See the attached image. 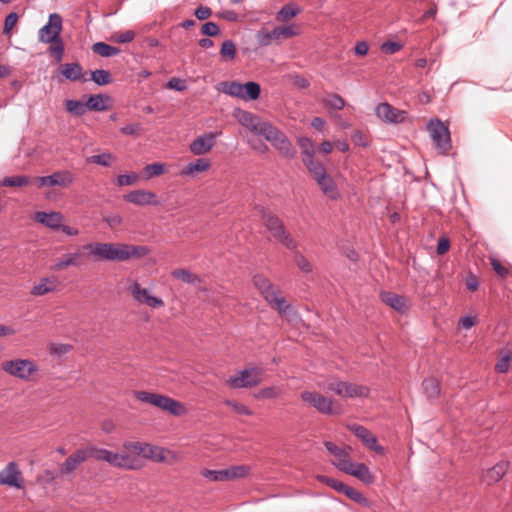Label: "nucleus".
Masks as SVG:
<instances>
[{
    "mask_svg": "<svg viewBox=\"0 0 512 512\" xmlns=\"http://www.w3.org/2000/svg\"><path fill=\"white\" fill-rule=\"evenodd\" d=\"M324 446L327 452L333 456L332 464L341 472L356 477L358 480H365L369 468L363 463L352 461L349 453L336 445L334 442L325 441Z\"/></svg>",
    "mask_w": 512,
    "mask_h": 512,
    "instance_id": "1",
    "label": "nucleus"
},
{
    "mask_svg": "<svg viewBox=\"0 0 512 512\" xmlns=\"http://www.w3.org/2000/svg\"><path fill=\"white\" fill-rule=\"evenodd\" d=\"M253 284L263 296L265 301L281 315L285 306L289 303L284 297H279V289L263 274H256L253 276Z\"/></svg>",
    "mask_w": 512,
    "mask_h": 512,
    "instance_id": "2",
    "label": "nucleus"
},
{
    "mask_svg": "<svg viewBox=\"0 0 512 512\" xmlns=\"http://www.w3.org/2000/svg\"><path fill=\"white\" fill-rule=\"evenodd\" d=\"M261 217L265 227L276 241L280 242L289 250H295L297 248V242L286 230L282 220L278 216L269 211L262 210Z\"/></svg>",
    "mask_w": 512,
    "mask_h": 512,
    "instance_id": "3",
    "label": "nucleus"
},
{
    "mask_svg": "<svg viewBox=\"0 0 512 512\" xmlns=\"http://www.w3.org/2000/svg\"><path fill=\"white\" fill-rule=\"evenodd\" d=\"M220 91L244 101H254L260 97L261 87L255 81H248L246 83L224 81L220 83Z\"/></svg>",
    "mask_w": 512,
    "mask_h": 512,
    "instance_id": "4",
    "label": "nucleus"
},
{
    "mask_svg": "<svg viewBox=\"0 0 512 512\" xmlns=\"http://www.w3.org/2000/svg\"><path fill=\"white\" fill-rule=\"evenodd\" d=\"M262 137H264L266 141L270 142L283 157L290 160L296 156L297 150L293 146L292 142L283 131L273 124L270 123L269 126L262 129Z\"/></svg>",
    "mask_w": 512,
    "mask_h": 512,
    "instance_id": "5",
    "label": "nucleus"
},
{
    "mask_svg": "<svg viewBox=\"0 0 512 512\" xmlns=\"http://www.w3.org/2000/svg\"><path fill=\"white\" fill-rule=\"evenodd\" d=\"M134 395L137 400L144 403H149L152 406L167 411L175 416H180L185 410L179 401L159 393L135 391Z\"/></svg>",
    "mask_w": 512,
    "mask_h": 512,
    "instance_id": "6",
    "label": "nucleus"
},
{
    "mask_svg": "<svg viewBox=\"0 0 512 512\" xmlns=\"http://www.w3.org/2000/svg\"><path fill=\"white\" fill-rule=\"evenodd\" d=\"M261 370L256 367L245 368L231 375L226 384L232 389L253 388L261 383Z\"/></svg>",
    "mask_w": 512,
    "mask_h": 512,
    "instance_id": "7",
    "label": "nucleus"
},
{
    "mask_svg": "<svg viewBox=\"0 0 512 512\" xmlns=\"http://www.w3.org/2000/svg\"><path fill=\"white\" fill-rule=\"evenodd\" d=\"M427 129L436 146L443 154L451 149V137L448 127L439 119H431Z\"/></svg>",
    "mask_w": 512,
    "mask_h": 512,
    "instance_id": "8",
    "label": "nucleus"
},
{
    "mask_svg": "<svg viewBox=\"0 0 512 512\" xmlns=\"http://www.w3.org/2000/svg\"><path fill=\"white\" fill-rule=\"evenodd\" d=\"M2 369L7 374L22 380H29L32 374L38 370L36 364L29 359L6 361L2 365Z\"/></svg>",
    "mask_w": 512,
    "mask_h": 512,
    "instance_id": "9",
    "label": "nucleus"
},
{
    "mask_svg": "<svg viewBox=\"0 0 512 512\" xmlns=\"http://www.w3.org/2000/svg\"><path fill=\"white\" fill-rule=\"evenodd\" d=\"M63 29V19L58 13H51L47 23L38 31V40L41 43L48 44L61 37Z\"/></svg>",
    "mask_w": 512,
    "mask_h": 512,
    "instance_id": "10",
    "label": "nucleus"
},
{
    "mask_svg": "<svg viewBox=\"0 0 512 512\" xmlns=\"http://www.w3.org/2000/svg\"><path fill=\"white\" fill-rule=\"evenodd\" d=\"M300 398L303 402L315 408L321 414H335L332 408V400L318 392L305 390L300 394Z\"/></svg>",
    "mask_w": 512,
    "mask_h": 512,
    "instance_id": "11",
    "label": "nucleus"
},
{
    "mask_svg": "<svg viewBox=\"0 0 512 512\" xmlns=\"http://www.w3.org/2000/svg\"><path fill=\"white\" fill-rule=\"evenodd\" d=\"M375 113L379 119L390 124H400L408 118L407 111L397 109L388 102L378 104Z\"/></svg>",
    "mask_w": 512,
    "mask_h": 512,
    "instance_id": "12",
    "label": "nucleus"
},
{
    "mask_svg": "<svg viewBox=\"0 0 512 512\" xmlns=\"http://www.w3.org/2000/svg\"><path fill=\"white\" fill-rule=\"evenodd\" d=\"M33 181L39 188L46 186L68 187L74 181L73 174L68 170L56 171L51 175L35 177Z\"/></svg>",
    "mask_w": 512,
    "mask_h": 512,
    "instance_id": "13",
    "label": "nucleus"
},
{
    "mask_svg": "<svg viewBox=\"0 0 512 512\" xmlns=\"http://www.w3.org/2000/svg\"><path fill=\"white\" fill-rule=\"evenodd\" d=\"M349 430L371 451L378 455L384 454V447L378 443L376 436H374L366 427L355 423L349 426Z\"/></svg>",
    "mask_w": 512,
    "mask_h": 512,
    "instance_id": "14",
    "label": "nucleus"
},
{
    "mask_svg": "<svg viewBox=\"0 0 512 512\" xmlns=\"http://www.w3.org/2000/svg\"><path fill=\"white\" fill-rule=\"evenodd\" d=\"M217 136L218 133L215 132H209L198 136L191 142L189 146L190 152L197 156L208 153L215 145Z\"/></svg>",
    "mask_w": 512,
    "mask_h": 512,
    "instance_id": "15",
    "label": "nucleus"
},
{
    "mask_svg": "<svg viewBox=\"0 0 512 512\" xmlns=\"http://www.w3.org/2000/svg\"><path fill=\"white\" fill-rule=\"evenodd\" d=\"M238 120L242 126L260 136H262V129L270 124V122L262 121L259 116L248 111H241Z\"/></svg>",
    "mask_w": 512,
    "mask_h": 512,
    "instance_id": "16",
    "label": "nucleus"
},
{
    "mask_svg": "<svg viewBox=\"0 0 512 512\" xmlns=\"http://www.w3.org/2000/svg\"><path fill=\"white\" fill-rule=\"evenodd\" d=\"M124 200L138 206H157L159 204L157 196L154 192L140 189L130 191L129 193L124 195Z\"/></svg>",
    "mask_w": 512,
    "mask_h": 512,
    "instance_id": "17",
    "label": "nucleus"
},
{
    "mask_svg": "<svg viewBox=\"0 0 512 512\" xmlns=\"http://www.w3.org/2000/svg\"><path fill=\"white\" fill-rule=\"evenodd\" d=\"M88 460L85 448L77 449L59 466V471L63 475H71L77 470L80 464Z\"/></svg>",
    "mask_w": 512,
    "mask_h": 512,
    "instance_id": "18",
    "label": "nucleus"
},
{
    "mask_svg": "<svg viewBox=\"0 0 512 512\" xmlns=\"http://www.w3.org/2000/svg\"><path fill=\"white\" fill-rule=\"evenodd\" d=\"M138 454L145 458L152 459L157 462H161L165 459V450L147 443L136 442L132 445Z\"/></svg>",
    "mask_w": 512,
    "mask_h": 512,
    "instance_id": "19",
    "label": "nucleus"
},
{
    "mask_svg": "<svg viewBox=\"0 0 512 512\" xmlns=\"http://www.w3.org/2000/svg\"><path fill=\"white\" fill-rule=\"evenodd\" d=\"M336 490L337 492L343 493L347 498L358 504H367L366 498L357 489L351 487L347 482H326Z\"/></svg>",
    "mask_w": 512,
    "mask_h": 512,
    "instance_id": "20",
    "label": "nucleus"
},
{
    "mask_svg": "<svg viewBox=\"0 0 512 512\" xmlns=\"http://www.w3.org/2000/svg\"><path fill=\"white\" fill-rule=\"evenodd\" d=\"M114 243H88L83 246V249L88 251L90 255L97 257L100 260L111 261L112 249Z\"/></svg>",
    "mask_w": 512,
    "mask_h": 512,
    "instance_id": "21",
    "label": "nucleus"
},
{
    "mask_svg": "<svg viewBox=\"0 0 512 512\" xmlns=\"http://www.w3.org/2000/svg\"><path fill=\"white\" fill-rule=\"evenodd\" d=\"M85 107L87 111L102 112L107 109L105 101H109L110 97L106 94H90L85 95Z\"/></svg>",
    "mask_w": 512,
    "mask_h": 512,
    "instance_id": "22",
    "label": "nucleus"
},
{
    "mask_svg": "<svg viewBox=\"0 0 512 512\" xmlns=\"http://www.w3.org/2000/svg\"><path fill=\"white\" fill-rule=\"evenodd\" d=\"M322 192L330 199L335 200L339 197V192L333 178L327 173L315 179Z\"/></svg>",
    "mask_w": 512,
    "mask_h": 512,
    "instance_id": "23",
    "label": "nucleus"
},
{
    "mask_svg": "<svg viewBox=\"0 0 512 512\" xmlns=\"http://www.w3.org/2000/svg\"><path fill=\"white\" fill-rule=\"evenodd\" d=\"M107 463L112 466L125 468V469H134L136 468L135 462L136 460L124 453H114L110 451V456L107 458Z\"/></svg>",
    "mask_w": 512,
    "mask_h": 512,
    "instance_id": "24",
    "label": "nucleus"
},
{
    "mask_svg": "<svg viewBox=\"0 0 512 512\" xmlns=\"http://www.w3.org/2000/svg\"><path fill=\"white\" fill-rule=\"evenodd\" d=\"M36 220L49 228L59 229L62 222V215L55 211H39L36 213Z\"/></svg>",
    "mask_w": 512,
    "mask_h": 512,
    "instance_id": "25",
    "label": "nucleus"
},
{
    "mask_svg": "<svg viewBox=\"0 0 512 512\" xmlns=\"http://www.w3.org/2000/svg\"><path fill=\"white\" fill-rule=\"evenodd\" d=\"M381 300L386 305L390 306L398 312H404L406 310V299L405 297L396 294L394 292H382Z\"/></svg>",
    "mask_w": 512,
    "mask_h": 512,
    "instance_id": "26",
    "label": "nucleus"
},
{
    "mask_svg": "<svg viewBox=\"0 0 512 512\" xmlns=\"http://www.w3.org/2000/svg\"><path fill=\"white\" fill-rule=\"evenodd\" d=\"M61 68V74L67 80L78 81L83 77V68L78 62L63 64Z\"/></svg>",
    "mask_w": 512,
    "mask_h": 512,
    "instance_id": "27",
    "label": "nucleus"
},
{
    "mask_svg": "<svg viewBox=\"0 0 512 512\" xmlns=\"http://www.w3.org/2000/svg\"><path fill=\"white\" fill-rule=\"evenodd\" d=\"M343 396L347 398H366L369 396L370 390L364 385H358L350 382H345Z\"/></svg>",
    "mask_w": 512,
    "mask_h": 512,
    "instance_id": "28",
    "label": "nucleus"
},
{
    "mask_svg": "<svg viewBox=\"0 0 512 512\" xmlns=\"http://www.w3.org/2000/svg\"><path fill=\"white\" fill-rule=\"evenodd\" d=\"M210 167V162L203 158H198L194 162L188 163L182 170V176H192L194 173L203 172L208 170Z\"/></svg>",
    "mask_w": 512,
    "mask_h": 512,
    "instance_id": "29",
    "label": "nucleus"
},
{
    "mask_svg": "<svg viewBox=\"0 0 512 512\" xmlns=\"http://www.w3.org/2000/svg\"><path fill=\"white\" fill-rule=\"evenodd\" d=\"M303 164L305 165L306 169L309 171V173L312 175V177L315 179L321 177L322 175L327 174L326 168L324 165L320 162L314 159V156L307 159H302Z\"/></svg>",
    "mask_w": 512,
    "mask_h": 512,
    "instance_id": "30",
    "label": "nucleus"
},
{
    "mask_svg": "<svg viewBox=\"0 0 512 512\" xmlns=\"http://www.w3.org/2000/svg\"><path fill=\"white\" fill-rule=\"evenodd\" d=\"M250 467L247 465L231 466L222 469L224 480L244 478L249 475Z\"/></svg>",
    "mask_w": 512,
    "mask_h": 512,
    "instance_id": "31",
    "label": "nucleus"
},
{
    "mask_svg": "<svg viewBox=\"0 0 512 512\" xmlns=\"http://www.w3.org/2000/svg\"><path fill=\"white\" fill-rule=\"evenodd\" d=\"M92 50L94 53L100 55L101 57H112L118 55L120 53V49L118 47L107 44L106 42H96L92 45Z\"/></svg>",
    "mask_w": 512,
    "mask_h": 512,
    "instance_id": "32",
    "label": "nucleus"
},
{
    "mask_svg": "<svg viewBox=\"0 0 512 512\" xmlns=\"http://www.w3.org/2000/svg\"><path fill=\"white\" fill-rule=\"evenodd\" d=\"M31 183V177L27 175H14L4 177L0 181V186L3 187H22Z\"/></svg>",
    "mask_w": 512,
    "mask_h": 512,
    "instance_id": "33",
    "label": "nucleus"
},
{
    "mask_svg": "<svg viewBox=\"0 0 512 512\" xmlns=\"http://www.w3.org/2000/svg\"><path fill=\"white\" fill-rule=\"evenodd\" d=\"M422 387L425 395L429 399H435L440 394L439 382L433 377L425 378L422 382Z\"/></svg>",
    "mask_w": 512,
    "mask_h": 512,
    "instance_id": "34",
    "label": "nucleus"
},
{
    "mask_svg": "<svg viewBox=\"0 0 512 512\" xmlns=\"http://www.w3.org/2000/svg\"><path fill=\"white\" fill-rule=\"evenodd\" d=\"M512 359V350L503 348L500 351V358L495 365V370L498 373H507L510 369V361Z\"/></svg>",
    "mask_w": 512,
    "mask_h": 512,
    "instance_id": "35",
    "label": "nucleus"
},
{
    "mask_svg": "<svg viewBox=\"0 0 512 512\" xmlns=\"http://www.w3.org/2000/svg\"><path fill=\"white\" fill-rule=\"evenodd\" d=\"M300 13L299 7L294 3H289L281 7L276 14L277 21H288Z\"/></svg>",
    "mask_w": 512,
    "mask_h": 512,
    "instance_id": "36",
    "label": "nucleus"
},
{
    "mask_svg": "<svg viewBox=\"0 0 512 512\" xmlns=\"http://www.w3.org/2000/svg\"><path fill=\"white\" fill-rule=\"evenodd\" d=\"M22 473L15 462H9L4 469L0 471V480H22Z\"/></svg>",
    "mask_w": 512,
    "mask_h": 512,
    "instance_id": "37",
    "label": "nucleus"
},
{
    "mask_svg": "<svg viewBox=\"0 0 512 512\" xmlns=\"http://www.w3.org/2000/svg\"><path fill=\"white\" fill-rule=\"evenodd\" d=\"M65 107L69 113L78 117L83 116L87 112L85 101L82 100L67 99Z\"/></svg>",
    "mask_w": 512,
    "mask_h": 512,
    "instance_id": "38",
    "label": "nucleus"
},
{
    "mask_svg": "<svg viewBox=\"0 0 512 512\" xmlns=\"http://www.w3.org/2000/svg\"><path fill=\"white\" fill-rule=\"evenodd\" d=\"M508 467V462H499L487 471L486 478L488 480H502L507 473Z\"/></svg>",
    "mask_w": 512,
    "mask_h": 512,
    "instance_id": "39",
    "label": "nucleus"
},
{
    "mask_svg": "<svg viewBox=\"0 0 512 512\" xmlns=\"http://www.w3.org/2000/svg\"><path fill=\"white\" fill-rule=\"evenodd\" d=\"M172 276L184 283L192 285H197L201 281L199 276L191 273L186 269H176L172 272Z\"/></svg>",
    "mask_w": 512,
    "mask_h": 512,
    "instance_id": "40",
    "label": "nucleus"
},
{
    "mask_svg": "<svg viewBox=\"0 0 512 512\" xmlns=\"http://www.w3.org/2000/svg\"><path fill=\"white\" fill-rule=\"evenodd\" d=\"M125 250L128 254V260L131 258L141 259L147 256L150 252V249L144 245H129L125 244Z\"/></svg>",
    "mask_w": 512,
    "mask_h": 512,
    "instance_id": "41",
    "label": "nucleus"
},
{
    "mask_svg": "<svg viewBox=\"0 0 512 512\" xmlns=\"http://www.w3.org/2000/svg\"><path fill=\"white\" fill-rule=\"evenodd\" d=\"M87 458L95 459L99 461H107V458L110 456V450L104 448H98L96 446H89L85 448Z\"/></svg>",
    "mask_w": 512,
    "mask_h": 512,
    "instance_id": "42",
    "label": "nucleus"
},
{
    "mask_svg": "<svg viewBox=\"0 0 512 512\" xmlns=\"http://www.w3.org/2000/svg\"><path fill=\"white\" fill-rule=\"evenodd\" d=\"M297 142L301 149L303 159L311 158L314 156V154H315L314 144L310 138L299 137Z\"/></svg>",
    "mask_w": 512,
    "mask_h": 512,
    "instance_id": "43",
    "label": "nucleus"
},
{
    "mask_svg": "<svg viewBox=\"0 0 512 512\" xmlns=\"http://www.w3.org/2000/svg\"><path fill=\"white\" fill-rule=\"evenodd\" d=\"M91 80L98 86H105L111 82V75L107 70L96 69L91 71Z\"/></svg>",
    "mask_w": 512,
    "mask_h": 512,
    "instance_id": "44",
    "label": "nucleus"
},
{
    "mask_svg": "<svg viewBox=\"0 0 512 512\" xmlns=\"http://www.w3.org/2000/svg\"><path fill=\"white\" fill-rule=\"evenodd\" d=\"M79 257H80V253H78V252L66 254L54 264L53 268L55 270H63L64 268H66L68 266H76L77 265L76 260Z\"/></svg>",
    "mask_w": 512,
    "mask_h": 512,
    "instance_id": "45",
    "label": "nucleus"
},
{
    "mask_svg": "<svg viewBox=\"0 0 512 512\" xmlns=\"http://www.w3.org/2000/svg\"><path fill=\"white\" fill-rule=\"evenodd\" d=\"M49 53L55 59V61L60 62L64 55V43L61 37L55 39L54 41H50Z\"/></svg>",
    "mask_w": 512,
    "mask_h": 512,
    "instance_id": "46",
    "label": "nucleus"
},
{
    "mask_svg": "<svg viewBox=\"0 0 512 512\" xmlns=\"http://www.w3.org/2000/svg\"><path fill=\"white\" fill-rule=\"evenodd\" d=\"M236 44L228 39L223 41L220 49V55L224 60H233L236 56Z\"/></svg>",
    "mask_w": 512,
    "mask_h": 512,
    "instance_id": "47",
    "label": "nucleus"
},
{
    "mask_svg": "<svg viewBox=\"0 0 512 512\" xmlns=\"http://www.w3.org/2000/svg\"><path fill=\"white\" fill-rule=\"evenodd\" d=\"M324 103L327 107L334 110H342L345 106L344 99L336 93L328 94L324 100Z\"/></svg>",
    "mask_w": 512,
    "mask_h": 512,
    "instance_id": "48",
    "label": "nucleus"
},
{
    "mask_svg": "<svg viewBox=\"0 0 512 512\" xmlns=\"http://www.w3.org/2000/svg\"><path fill=\"white\" fill-rule=\"evenodd\" d=\"M165 172V165L159 162L148 164L144 167V175L146 179L159 176Z\"/></svg>",
    "mask_w": 512,
    "mask_h": 512,
    "instance_id": "49",
    "label": "nucleus"
},
{
    "mask_svg": "<svg viewBox=\"0 0 512 512\" xmlns=\"http://www.w3.org/2000/svg\"><path fill=\"white\" fill-rule=\"evenodd\" d=\"M125 244L114 243L112 249L111 261H126L128 260V254L125 250Z\"/></svg>",
    "mask_w": 512,
    "mask_h": 512,
    "instance_id": "50",
    "label": "nucleus"
},
{
    "mask_svg": "<svg viewBox=\"0 0 512 512\" xmlns=\"http://www.w3.org/2000/svg\"><path fill=\"white\" fill-rule=\"evenodd\" d=\"M112 157L113 156H112L111 153L96 154V155L90 156L88 158V162L89 163L98 164V165H101V166H104V167H109L110 164H111Z\"/></svg>",
    "mask_w": 512,
    "mask_h": 512,
    "instance_id": "51",
    "label": "nucleus"
},
{
    "mask_svg": "<svg viewBox=\"0 0 512 512\" xmlns=\"http://www.w3.org/2000/svg\"><path fill=\"white\" fill-rule=\"evenodd\" d=\"M294 251V261L297 267L304 273H310L312 271L310 262L299 251H296V249Z\"/></svg>",
    "mask_w": 512,
    "mask_h": 512,
    "instance_id": "52",
    "label": "nucleus"
},
{
    "mask_svg": "<svg viewBox=\"0 0 512 512\" xmlns=\"http://www.w3.org/2000/svg\"><path fill=\"white\" fill-rule=\"evenodd\" d=\"M139 179V175L135 172L129 174H120L116 179L118 186H131L135 184Z\"/></svg>",
    "mask_w": 512,
    "mask_h": 512,
    "instance_id": "53",
    "label": "nucleus"
},
{
    "mask_svg": "<svg viewBox=\"0 0 512 512\" xmlns=\"http://www.w3.org/2000/svg\"><path fill=\"white\" fill-rule=\"evenodd\" d=\"M221 32L220 27L217 23L209 21L202 25L201 34L207 37H215Z\"/></svg>",
    "mask_w": 512,
    "mask_h": 512,
    "instance_id": "54",
    "label": "nucleus"
},
{
    "mask_svg": "<svg viewBox=\"0 0 512 512\" xmlns=\"http://www.w3.org/2000/svg\"><path fill=\"white\" fill-rule=\"evenodd\" d=\"M132 295L134 299L140 303H144V298L150 297L151 294L147 288L141 287V285L135 282L132 286Z\"/></svg>",
    "mask_w": 512,
    "mask_h": 512,
    "instance_id": "55",
    "label": "nucleus"
},
{
    "mask_svg": "<svg viewBox=\"0 0 512 512\" xmlns=\"http://www.w3.org/2000/svg\"><path fill=\"white\" fill-rule=\"evenodd\" d=\"M225 404L227 406H229L230 408H232L236 413H238L240 415H246V416L253 415V412L250 408H248L246 405L238 403L237 401L226 400Z\"/></svg>",
    "mask_w": 512,
    "mask_h": 512,
    "instance_id": "56",
    "label": "nucleus"
},
{
    "mask_svg": "<svg viewBox=\"0 0 512 512\" xmlns=\"http://www.w3.org/2000/svg\"><path fill=\"white\" fill-rule=\"evenodd\" d=\"M18 18L19 16L16 12H11L5 17L3 34L9 35L11 33L12 29L17 24Z\"/></svg>",
    "mask_w": 512,
    "mask_h": 512,
    "instance_id": "57",
    "label": "nucleus"
},
{
    "mask_svg": "<svg viewBox=\"0 0 512 512\" xmlns=\"http://www.w3.org/2000/svg\"><path fill=\"white\" fill-rule=\"evenodd\" d=\"M280 316L286 319L289 323H297L300 319L298 312L291 304L285 306V309L282 311Z\"/></svg>",
    "mask_w": 512,
    "mask_h": 512,
    "instance_id": "58",
    "label": "nucleus"
},
{
    "mask_svg": "<svg viewBox=\"0 0 512 512\" xmlns=\"http://www.w3.org/2000/svg\"><path fill=\"white\" fill-rule=\"evenodd\" d=\"M47 282H48V278H43L40 283H38L37 285H35L33 288H32V295L34 296H43L49 292H51L53 289L51 287H48L47 286Z\"/></svg>",
    "mask_w": 512,
    "mask_h": 512,
    "instance_id": "59",
    "label": "nucleus"
},
{
    "mask_svg": "<svg viewBox=\"0 0 512 512\" xmlns=\"http://www.w3.org/2000/svg\"><path fill=\"white\" fill-rule=\"evenodd\" d=\"M166 87L171 90L181 92V91L186 90L187 84H186V81L181 78L172 77L168 80Z\"/></svg>",
    "mask_w": 512,
    "mask_h": 512,
    "instance_id": "60",
    "label": "nucleus"
},
{
    "mask_svg": "<svg viewBox=\"0 0 512 512\" xmlns=\"http://www.w3.org/2000/svg\"><path fill=\"white\" fill-rule=\"evenodd\" d=\"M402 47L403 45L400 42L388 40L382 44L381 49L388 54H395L400 51Z\"/></svg>",
    "mask_w": 512,
    "mask_h": 512,
    "instance_id": "61",
    "label": "nucleus"
},
{
    "mask_svg": "<svg viewBox=\"0 0 512 512\" xmlns=\"http://www.w3.org/2000/svg\"><path fill=\"white\" fill-rule=\"evenodd\" d=\"M201 476L206 478L207 480H224V474L222 469L220 470H211V469H202Z\"/></svg>",
    "mask_w": 512,
    "mask_h": 512,
    "instance_id": "62",
    "label": "nucleus"
},
{
    "mask_svg": "<svg viewBox=\"0 0 512 512\" xmlns=\"http://www.w3.org/2000/svg\"><path fill=\"white\" fill-rule=\"evenodd\" d=\"M278 392L274 387H266L261 390H259L255 397L258 399H273L277 397Z\"/></svg>",
    "mask_w": 512,
    "mask_h": 512,
    "instance_id": "63",
    "label": "nucleus"
},
{
    "mask_svg": "<svg viewBox=\"0 0 512 512\" xmlns=\"http://www.w3.org/2000/svg\"><path fill=\"white\" fill-rule=\"evenodd\" d=\"M194 15L198 20L204 21L212 15V9L208 6L200 5L195 9Z\"/></svg>",
    "mask_w": 512,
    "mask_h": 512,
    "instance_id": "64",
    "label": "nucleus"
}]
</instances>
